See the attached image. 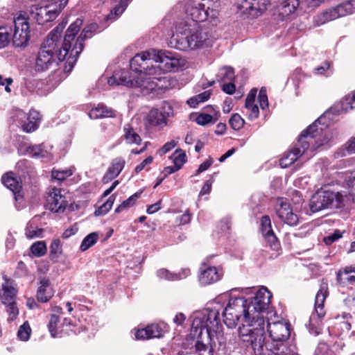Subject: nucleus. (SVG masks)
<instances>
[{
    "label": "nucleus",
    "instance_id": "obj_1",
    "mask_svg": "<svg viewBox=\"0 0 355 355\" xmlns=\"http://www.w3.org/2000/svg\"><path fill=\"white\" fill-rule=\"evenodd\" d=\"M236 290L225 292L216 298L217 302L228 301L223 311V321L228 328L237 329L238 345L254 355L265 352V314L272 294L266 287L246 288L236 296Z\"/></svg>",
    "mask_w": 355,
    "mask_h": 355
},
{
    "label": "nucleus",
    "instance_id": "obj_2",
    "mask_svg": "<svg viewBox=\"0 0 355 355\" xmlns=\"http://www.w3.org/2000/svg\"><path fill=\"white\" fill-rule=\"evenodd\" d=\"M184 64V60L176 53L150 49L131 59L132 71H115L107 83L138 88L143 95H159L172 88L175 82L165 73L178 70Z\"/></svg>",
    "mask_w": 355,
    "mask_h": 355
},
{
    "label": "nucleus",
    "instance_id": "obj_3",
    "mask_svg": "<svg viewBox=\"0 0 355 355\" xmlns=\"http://www.w3.org/2000/svg\"><path fill=\"white\" fill-rule=\"evenodd\" d=\"M324 120V116L319 117L302 132L294 146L279 159L282 168L290 166L300 157L308 160L317 148L331 141V138L324 132L326 126Z\"/></svg>",
    "mask_w": 355,
    "mask_h": 355
},
{
    "label": "nucleus",
    "instance_id": "obj_4",
    "mask_svg": "<svg viewBox=\"0 0 355 355\" xmlns=\"http://www.w3.org/2000/svg\"><path fill=\"white\" fill-rule=\"evenodd\" d=\"M192 324L189 338L195 340L196 352L198 355H213L211 338L220 326L218 311L202 309L191 315Z\"/></svg>",
    "mask_w": 355,
    "mask_h": 355
},
{
    "label": "nucleus",
    "instance_id": "obj_5",
    "mask_svg": "<svg viewBox=\"0 0 355 355\" xmlns=\"http://www.w3.org/2000/svg\"><path fill=\"white\" fill-rule=\"evenodd\" d=\"M82 26L83 19L80 18L77 19L67 28L62 41V47L64 54L62 55V51L60 50L58 56L59 59H63L69 55L67 60L69 69H67V71H71L73 68L79 55L83 50L84 41L91 38L98 28V25L96 23H92L84 28L80 35L76 37V35Z\"/></svg>",
    "mask_w": 355,
    "mask_h": 355
},
{
    "label": "nucleus",
    "instance_id": "obj_6",
    "mask_svg": "<svg viewBox=\"0 0 355 355\" xmlns=\"http://www.w3.org/2000/svg\"><path fill=\"white\" fill-rule=\"evenodd\" d=\"M66 24L67 22L60 24L48 35L46 39L42 43L35 59V69L37 71H45L50 67L57 66L58 61L63 62L66 60L64 63V71L67 73L71 72L67 71V69H69L67 63L69 55L63 59H59L58 56L60 50L62 51V55L64 54L62 43L61 44L60 38Z\"/></svg>",
    "mask_w": 355,
    "mask_h": 355
},
{
    "label": "nucleus",
    "instance_id": "obj_7",
    "mask_svg": "<svg viewBox=\"0 0 355 355\" xmlns=\"http://www.w3.org/2000/svg\"><path fill=\"white\" fill-rule=\"evenodd\" d=\"M196 24H180L170 39V45L181 51H195L208 48L213 40L207 31L196 28Z\"/></svg>",
    "mask_w": 355,
    "mask_h": 355
},
{
    "label": "nucleus",
    "instance_id": "obj_8",
    "mask_svg": "<svg viewBox=\"0 0 355 355\" xmlns=\"http://www.w3.org/2000/svg\"><path fill=\"white\" fill-rule=\"evenodd\" d=\"M265 318L267 319V331L271 338V342L265 343V352L266 355L281 354L284 355L288 351V340L290 337V324L285 321H275L271 315L275 318L276 313L266 311Z\"/></svg>",
    "mask_w": 355,
    "mask_h": 355
},
{
    "label": "nucleus",
    "instance_id": "obj_9",
    "mask_svg": "<svg viewBox=\"0 0 355 355\" xmlns=\"http://www.w3.org/2000/svg\"><path fill=\"white\" fill-rule=\"evenodd\" d=\"M219 6L218 0H189L185 7V13L193 22L206 20L215 22Z\"/></svg>",
    "mask_w": 355,
    "mask_h": 355
},
{
    "label": "nucleus",
    "instance_id": "obj_10",
    "mask_svg": "<svg viewBox=\"0 0 355 355\" xmlns=\"http://www.w3.org/2000/svg\"><path fill=\"white\" fill-rule=\"evenodd\" d=\"M67 3L68 0H60L59 5L56 3H47L44 6L32 4L28 8L26 17L28 20L36 21L38 24H44L54 20Z\"/></svg>",
    "mask_w": 355,
    "mask_h": 355
},
{
    "label": "nucleus",
    "instance_id": "obj_11",
    "mask_svg": "<svg viewBox=\"0 0 355 355\" xmlns=\"http://www.w3.org/2000/svg\"><path fill=\"white\" fill-rule=\"evenodd\" d=\"M344 198L339 192L321 188L312 196L310 209L312 212H317L328 208H338L343 205Z\"/></svg>",
    "mask_w": 355,
    "mask_h": 355
},
{
    "label": "nucleus",
    "instance_id": "obj_12",
    "mask_svg": "<svg viewBox=\"0 0 355 355\" xmlns=\"http://www.w3.org/2000/svg\"><path fill=\"white\" fill-rule=\"evenodd\" d=\"M327 290V283L322 282L315 295L314 311L311 313L309 321V331L312 334L318 335L320 333L322 318L326 313L324 302L328 295Z\"/></svg>",
    "mask_w": 355,
    "mask_h": 355
},
{
    "label": "nucleus",
    "instance_id": "obj_13",
    "mask_svg": "<svg viewBox=\"0 0 355 355\" xmlns=\"http://www.w3.org/2000/svg\"><path fill=\"white\" fill-rule=\"evenodd\" d=\"M14 33L12 42L15 46L25 47L31 38L30 23L26 17V12H20L14 18Z\"/></svg>",
    "mask_w": 355,
    "mask_h": 355
},
{
    "label": "nucleus",
    "instance_id": "obj_14",
    "mask_svg": "<svg viewBox=\"0 0 355 355\" xmlns=\"http://www.w3.org/2000/svg\"><path fill=\"white\" fill-rule=\"evenodd\" d=\"M352 11V3L349 1L345 2L336 7L327 9L322 12L318 14L314 17L313 22L315 26H320L327 22L351 14Z\"/></svg>",
    "mask_w": 355,
    "mask_h": 355
},
{
    "label": "nucleus",
    "instance_id": "obj_15",
    "mask_svg": "<svg viewBox=\"0 0 355 355\" xmlns=\"http://www.w3.org/2000/svg\"><path fill=\"white\" fill-rule=\"evenodd\" d=\"M355 107V91L352 94L345 96L339 102L335 103L329 111L326 112L324 114L320 116V117L324 116L325 117V128L324 130V132L327 133V135L332 139L331 135L329 132L327 128L329 126L328 120H331L330 114H333L335 115H338L341 114L343 112H347L351 110Z\"/></svg>",
    "mask_w": 355,
    "mask_h": 355
},
{
    "label": "nucleus",
    "instance_id": "obj_16",
    "mask_svg": "<svg viewBox=\"0 0 355 355\" xmlns=\"http://www.w3.org/2000/svg\"><path fill=\"white\" fill-rule=\"evenodd\" d=\"M14 120L17 121L23 130L31 132L37 129L41 117L40 114L34 110H30L27 115L24 111L17 110L15 111Z\"/></svg>",
    "mask_w": 355,
    "mask_h": 355
},
{
    "label": "nucleus",
    "instance_id": "obj_17",
    "mask_svg": "<svg viewBox=\"0 0 355 355\" xmlns=\"http://www.w3.org/2000/svg\"><path fill=\"white\" fill-rule=\"evenodd\" d=\"M270 5V0H244L238 8L241 13L255 18L261 15Z\"/></svg>",
    "mask_w": 355,
    "mask_h": 355
},
{
    "label": "nucleus",
    "instance_id": "obj_18",
    "mask_svg": "<svg viewBox=\"0 0 355 355\" xmlns=\"http://www.w3.org/2000/svg\"><path fill=\"white\" fill-rule=\"evenodd\" d=\"M60 189L55 187L50 189L46 196V207L55 213L63 212L67 206L66 197Z\"/></svg>",
    "mask_w": 355,
    "mask_h": 355
},
{
    "label": "nucleus",
    "instance_id": "obj_19",
    "mask_svg": "<svg viewBox=\"0 0 355 355\" xmlns=\"http://www.w3.org/2000/svg\"><path fill=\"white\" fill-rule=\"evenodd\" d=\"M223 276L220 266H211L203 263L200 268L198 280L200 284L206 286L217 282Z\"/></svg>",
    "mask_w": 355,
    "mask_h": 355
},
{
    "label": "nucleus",
    "instance_id": "obj_20",
    "mask_svg": "<svg viewBox=\"0 0 355 355\" xmlns=\"http://www.w3.org/2000/svg\"><path fill=\"white\" fill-rule=\"evenodd\" d=\"M51 149L50 145L45 144L33 146L24 144L20 146L19 150L21 154L47 162L52 159Z\"/></svg>",
    "mask_w": 355,
    "mask_h": 355
},
{
    "label": "nucleus",
    "instance_id": "obj_21",
    "mask_svg": "<svg viewBox=\"0 0 355 355\" xmlns=\"http://www.w3.org/2000/svg\"><path fill=\"white\" fill-rule=\"evenodd\" d=\"M1 182L6 187L12 192L16 202L15 206L17 209H19L23 205L24 196L21 192V185L18 178L12 172L7 173L2 176Z\"/></svg>",
    "mask_w": 355,
    "mask_h": 355
},
{
    "label": "nucleus",
    "instance_id": "obj_22",
    "mask_svg": "<svg viewBox=\"0 0 355 355\" xmlns=\"http://www.w3.org/2000/svg\"><path fill=\"white\" fill-rule=\"evenodd\" d=\"M260 231L268 246L272 250L278 251L280 249V243L272 230L271 220L268 216L261 217Z\"/></svg>",
    "mask_w": 355,
    "mask_h": 355
},
{
    "label": "nucleus",
    "instance_id": "obj_23",
    "mask_svg": "<svg viewBox=\"0 0 355 355\" xmlns=\"http://www.w3.org/2000/svg\"><path fill=\"white\" fill-rule=\"evenodd\" d=\"M62 327H66V331H70L76 334L81 331L80 328H76L69 319L64 318L63 324H60L58 315L56 314L51 315L48 328L52 337H58L62 331Z\"/></svg>",
    "mask_w": 355,
    "mask_h": 355
},
{
    "label": "nucleus",
    "instance_id": "obj_24",
    "mask_svg": "<svg viewBox=\"0 0 355 355\" xmlns=\"http://www.w3.org/2000/svg\"><path fill=\"white\" fill-rule=\"evenodd\" d=\"M167 331L164 323L151 324L145 328L134 329L135 338L137 340L160 338Z\"/></svg>",
    "mask_w": 355,
    "mask_h": 355
},
{
    "label": "nucleus",
    "instance_id": "obj_25",
    "mask_svg": "<svg viewBox=\"0 0 355 355\" xmlns=\"http://www.w3.org/2000/svg\"><path fill=\"white\" fill-rule=\"evenodd\" d=\"M276 213L282 221L290 226L296 225L298 223L297 214L293 211L290 204L283 199L279 201V207L276 209Z\"/></svg>",
    "mask_w": 355,
    "mask_h": 355
},
{
    "label": "nucleus",
    "instance_id": "obj_26",
    "mask_svg": "<svg viewBox=\"0 0 355 355\" xmlns=\"http://www.w3.org/2000/svg\"><path fill=\"white\" fill-rule=\"evenodd\" d=\"M17 291L13 286V282L4 278V282L1 284L0 289V301L5 305L16 299Z\"/></svg>",
    "mask_w": 355,
    "mask_h": 355
},
{
    "label": "nucleus",
    "instance_id": "obj_27",
    "mask_svg": "<svg viewBox=\"0 0 355 355\" xmlns=\"http://www.w3.org/2000/svg\"><path fill=\"white\" fill-rule=\"evenodd\" d=\"M125 162L121 157H117L113 159L110 166L108 168L105 174L103 175L102 182L107 184L113 179L116 178L125 166Z\"/></svg>",
    "mask_w": 355,
    "mask_h": 355
},
{
    "label": "nucleus",
    "instance_id": "obj_28",
    "mask_svg": "<svg viewBox=\"0 0 355 355\" xmlns=\"http://www.w3.org/2000/svg\"><path fill=\"white\" fill-rule=\"evenodd\" d=\"M40 284L41 285L37 291V300L38 302L44 303L52 297L53 292L48 279H43Z\"/></svg>",
    "mask_w": 355,
    "mask_h": 355
},
{
    "label": "nucleus",
    "instance_id": "obj_29",
    "mask_svg": "<svg viewBox=\"0 0 355 355\" xmlns=\"http://www.w3.org/2000/svg\"><path fill=\"white\" fill-rule=\"evenodd\" d=\"M88 115L92 119H96L102 117H111L114 115V111L105 106L104 105H98L97 107L92 108Z\"/></svg>",
    "mask_w": 355,
    "mask_h": 355
},
{
    "label": "nucleus",
    "instance_id": "obj_30",
    "mask_svg": "<svg viewBox=\"0 0 355 355\" xmlns=\"http://www.w3.org/2000/svg\"><path fill=\"white\" fill-rule=\"evenodd\" d=\"M146 123L153 126L155 125H166V122H164V117L162 116L160 112L158 109L153 108L148 114L146 118Z\"/></svg>",
    "mask_w": 355,
    "mask_h": 355
},
{
    "label": "nucleus",
    "instance_id": "obj_31",
    "mask_svg": "<svg viewBox=\"0 0 355 355\" xmlns=\"http://www.w3.org/2000/svg\"><path fill=\"white\" fill-rule=\"evenodd\" d=\"M354 153H355V136L351 137L345 145L337 150L335 157L340 158Z\"/></svg>",
    "mask_w": 355,
    "mask_h": 355
},
{
    "label": "nucleus",
    "instance_id": "obj_32",
    "mask_svg": "<svg viewBox=\"0 0 355 355\" xmlns=\"http://www.w3.org/2000/svg\"><path fill=\"white\" fill-rule=\"evenodd\" d=\"M123 132V137L128 144H139L141 143V139L140 136L129 124L124 125Z\"/></svg>",
    "mask_w": 355,
    "mask_h": 355
},
{
    "label": "nucleus",
    "instance_id": "obj_33",
    "mask_svg": "<svg viewBox=\"0 0 355 355\" xmlns=\"http://www.w3.org/2000/svg\"><path fill=\"white\" fill-rule=\"evenodd\" d=\"M297 3L295 0H289L283 2L279 7V13L282 18L286 17L293 13L297 8Z\"/></svg>",
    "mask_w": 355,
    "mask_h": 355
},
{
    "label": "nucleus",
    "instance_id": "obj_34",
    "mask_svg": "<svg viewBox=\"0 0 355 355\" xmlns=\"http://www.w3.org/2000/svg\"><path fill=\"white\" fill-rule=\"evenodd\" d=\"M234 71L231 67H223L218 70L216 75L218 82L232 81L234 79Z\"/></svg>",
    "mask_w": 355,
    "mask_h": 355
},
{
    "label": "nucleus",
    "instance_id": "obj_35",
    "mask_svg": "<svg viewBox=\"0 0 355 355\" xmlns=\"http://www.w3.org/2000/svg\"><path fill=\"white\" fill-rule=\"evenodd\" d=\"M132 0H114L118 4L115 6L114 10L107 15V19H115L121 15L125 10L128 4Z\"/></svg>",
    "mask_w": 355,
    "mask_h": 355
},
{
    "label": "nucleus",
    "instance_id": "obj_36",
    "mask_svg": "<svg viewBox=\"0 0 355 355\" xmlns=\"http://www.w3.org/2000/svg\"><path fill=\"white\" fill-rule=\"evenodd\" d=\"M73 173V168L65 169H53L51 172V177L53 180H56L58 182L64 181L68 177H70Z\"/></svg>",
    "mask_w": 355,
    "mask_h": 355
},
{
    "label": "nucleus",
    "instance_id": "obj_37",
    "mask_svg": "<svg viewBox=\"0 0 355 355\" xmlns=\"http://www.w3.org/2000/svg\"><path fill=\"white\" fill-rule=\"evenodd\" d=\"M98 239V234L96 232H92L88 234L82 241L80 247V250L82 252H85L88 250L97 242Z\"/></svg>",
    "mask_w": 355,
    "mask_h": 355
},
{
    "label": "nucleus",
    "instance_id": "obj_38",
    "mask_svg": "<svg viewBox=\"0 0 355 355\" xmlns=\"http://www.w3.org/2000/svg\"><path fill=\"white\" fill-rule=\"evenodd\" d=\"M334 73V68L331 62L329 61L324 62L320 66L314 69V73L318 75H324L326 77L331 76Z\"/></svg>",
    "mask_w": 355,
    "mask_h": 355
},
{
    "label": "nucleus",
    "instance_id": "obj_39",
    "mask_svg": "<svg viewBox=\"0 0 355 355\" xmlns=\"http://www.w3.org/2000/svg\"><path fill=\"white\" fill-rule=\"evenodd\" d=\"M43 230L34 225L32 222H29L25 230V234L28 239H35L42 236Z\"/></svg>",
    "mask_w": 355,
    "mask_h": 355
},
{
    "label": "nucleus",
    "instance_id": "obj_40",
    "mask_svg": "<svg viewBox=\"0 0 355 355\" xmlns=\"http://www.w3.org/2000/svg\"><path fill=\"white\" fill-rule=\"evenodd\" d=\"M62 252L61 241L59 239L52 241L50 245V257L51 259H57Z\"/></svg>",
    "mask_w": 355,
    "mask_h": 355
},
{
    "label": "nucleus",
    "instance_id": "obj_41",
    "mask_svg": "<svg viewBox=\"0 0 355 355\" xmlns=\"http://www.w3.org/2000/svg\"><path fill=\"white\" fill-rule=\"evenodd\" d=\"M31 328L26 321L21 325L17 331V338L21 341H28L31 334Z\"/></svg>",
    "mask_w": 355,
    "mask_h": 355
},
{
    "label": "nucleus",
    "instance_id": "obj_42",
    "mask_svg": "<svg viewBox=\"0 0 355 355\" xmlns=\"http://www.w3.org/2000/svg\"><path fill=\"white\" fill-rule=\"evenodd\" d=\"M115 197L114 195L109 197L105 202L101 205L94 212L95 216H103L105 215L112 208Z\"/></svg>",
    "mask_w": 355,
    "mask_h": 355
},
{
    "label": "nucleus",
    "instance_id": "obj_43",
    "mask_svg": "<svg viewBox=\"0 0 355 355\" xmlns=\"http://www.w3.org/2000/svg\"><path fill=\"white\" fill-rule=\"evenodd\" d=\"M171 158L173 159V164L180 169L187 162V155L182 149L176 150L171 155Z\"/></svg>",
    "mask_w": 355,
    "mask_h": 355
},
{
    "label": "nucleus",
    "instance_id": "obj_44",
    "mask_svg": "<svg viewBox=\"0 0 355 355\" xmlns=\"http://www.w3.org/2000/svg\"><path fill=\"white\" fill-rule=\"evenodd\" d=\"M47 248L46 243L43 241L34 243L31 247V251L34 256L40 257L46 252Z\"/></svg>",
    "mask_w": 355,
    "mask_h": 355
},
{
    "label": "nucleus",
    "instance_id": "obj_45",
    "mask_svg": "<svg viewBox=\"0 0 355 355\" xmlns=\"http://www.w3.org/2000/svg\"><path fill=\"white\" fill-rule=\"evenodd\" d=\"M140 193H135L128 199L124 200L121 205H119L116 209H115L116 213H120L123 211L124 209H126L130 207H132L136 202V200L139 198Z\"/></svg>",
    "mask_w": 355,
    "mask_h": 355
},
{
    "label": "nucleus",
    "instance_id": "obj_46",
    "mask_svg": "<svg viewBox=\"0 0 355 355\" xmlns=\"http://www.w3.org/2000/svg\"><path fill=\"white\" fill-rule=\"evenodd\" d=\"M229 123L232 129L239 130L243 127L245 121L239 114H234L230 117Z\"/></svg>",
    "mask_w": 355,
    "mask_h": 355
},
{
    "label": "nucleus",
    "instance_id": "obj_47",
    "mask_svg": "<svg viewBox=\"0 0 355 355\" xmlns=\"http://www.w3.org/2000/svg\"><path fill=\"white\" fill-rule=\"evenodd\" d=\"M6 312L8 314V320L9 322L15 320L19 315V309L17 306L15 300L5 304Z\"/></svg>",
    "mask_w": 355,
    "mask_h": 355
},
{
    "label": "nucleus",
    "instance_id": "obj_48",
    "mask_svg": "<svg viewBox=\"0 0 355 355\" xmlns=\"http://www.w3.org/2000/svg\"><path fill=\"white\" fill-rule=\"evenodd\" d=\"M11 37L10 32L4 26H0V49L8 46Z\"/></svg>",
    "mask_w": 355,
    "mask_h": 355
},
{
    "label": "nucleus",
    "instance_id": "obj_49",
    "mask_svg": "<svg viewBox=\"0 0 355 355\" xmlns=\"http://www.w3.org/2000/svg\"><path fill=\"white\" fill-rule=\"evenodd\" d=\"M159 112H160V114H162V116L164 117V122L167 123V119L173 115V110L172 106L170 105L169 103L164 101L159 109Z\"/></svg>",
    "mask_w": 355,
    "mask_h": 355
},
{
    "label": "nucleus",
    "instance_id": "obj_50",
    "mask_svg": "<svg viewBox=\"0 0 355 355\" xmlns=\"http://www.w3.org/2000/svg\"><path fill=\"white\" fill-rule=\"evenodd\" d=\"M327 166V164L324 162H319L315 165L316 171L318 169L320 170V173H321L322 179H323L322 184H330V182L327 180V178L329 176V170Z\"/></svg>",
    "mask_w": 355,
    "mask_h": 355
},
{
    "label": "nucleus",
    "instance_id": "obj_51",
    "mask_svg": "<svg viewBox=\"0 0 355 355\" xmlns=\"http://www.w3.org/2000/svg\"><path fill=\"white\" fill-rule=\"evenodd\" d=\"M196 121L199 125H205L209 123H215L216 120H214L212 115L202 113L197 116Z\"/></svg>",
    "mask_w": 355,
    "mask_h": 355
},
{
    "label": "nucleus",
    "instance_id": "obj_52",
    "mask_svg": "<svg viewBox=\"0 0 355 355\" xmlns=\"http://www.w3.org/2000/svg\"><path fill=\"white\" fill-rule=\"evenodd\" d=\"M157 275L159 279L175 281V275L164 268L158 270L157 271Z\"/></svg>",
    "mask_w": 355,
    "mask_h": 355
},
{
    "label": "nucleus",
    "instance_id": "obj_53",
    "mask_svg": "<svg viewBox=\"0 0 355 355\" xmlns=\"http://www.w3.org/2000/svg\"><path fill=\"white\" fill-rule=\"evenodd\" d=\"M315 355H334V353L326 343H321L315 349Z\"/></svg>",
    "mask_w": 355,
    "mask_h": 355
},
{
    "label": "nucleus",
    "instance_id": "obj_54",
    "mask_svg": "<svg viewBox=\"0 0 355 355\" xmlns=\"http://www.w3.org/2000/svg\"><path fill=\"white\" fill-rule=\"evenodd\" d=\"M258 99L259 102L260 107L261 109L264 110L268 105V96L266 94V90L263 88H261L259 91Z\"/></svg>",
    "mask_w": 355,
    "mask_h": 355
},
{
    "label": "nucleus",
    "instance_id": "obj_55",
    "mask_svg": "<svg viewBox=\"0 0 355 355\" xmlns=\"http://www.w3.org/2000/svg\"><path fill=\"white\" fill-rule=\"evenodd\" d=\"M257 92V91L256 89H252L250 92V93L248 94L246 99H245V108H248L249 107H252L253 105H257L255 103V98H256Z\"/></svg>",
    "mask_w": 355,
    "mask_h": 355
},
{
    "label": "nucleus",
    "instance_id": "obj_56",
    "mask_svg": "<svg viewBox=\"0 0 355 355\" xmlns=\"http://www.w3.org/2000/svg\"><path fill=\"white\" fill-rule=\"evenodd\" d=\"M345 269L343 271H339L337 274V280L340 283H344L345 280H347L349 282H352L355 281V276L349 275L350 273L347 275H344Z\"/></svg>",
    "mask_w": 355,
    "mask_h": 355
},
{
    "label": "nucleus",
    "instance_id": "obj_57",
    "mask_svg": "<svg viewBox=\"0 0 355 355\" xmlns=\"http://www.w3.org/2000/svg\"><path fill=\"white\" fill-rule=\"evenodd\" d=\"M248 110V115L250 120H254L259 117V110L257 105L246 108Z\"/></svg>",
    "mask_w": 355,
    "mask_h": 355
},
{
    "label": "nucleus",
    "instance_id": "obj_58",
    "mask_svg": "<svg viewBox=\"0 0 355 355\" xmlns=\"http://www.w3.org/2000/svg\"><path fill=\"white\" fill-rule=\"evenodd\" d=\"M176 144H177V143L175 141H173V140L166 143L163 146V147L161 149L159 150V151H158L159 155H163L167 153L171 150L174 148L175 147Z\"/></svg>",
    "mask_w": 355,
    "mask_h": 355
},
{
    "label": "nucleus",
    "instance_id": "obj_59",
    "mask_svg": "<svg viewBox=\"0 0 355 355\" xmlns=\"http://www.w3.org/2000/svg\"><path fill=\"white\" fill-rule=\"evenodd\" d=\"M340 237H341L340 233L338 231H336L334 234H331V235H329V236L324 237V242L327 245H331L335 241L338 240Z\"/></svg>",
    "mask_w": 355,
    "mask_h": 355
},
{
    "label": "nucleus",
    "instance_id": "obj_60",
    "mask_svg": "<svg viewBox=\"0 0 355 355\" xmlns=\"http://www.w3.org/2000/svg\"><path fill=\"white\" fill-rule=\"evenodd\" d=\"M175 275V281L183 279L189 277L191 274L190 269L188 268H182L178 273H174Z\"/></svg>",
    "mask_w": 355,
    "mask_h": 355
},
{
    "label": "nucleus",
    "instance_id": "obj_61",
    "mask_svg": "<svg viewBox=\"0 0 355 355\" xmlns=\"http://www.w3.org/2000/svg\"><path fill=\"white\" fill-rule=\"evenodd\" d=\"M153 158L152 156H149L146 158L140 164L137 165L135 168V172L137 173L141 172L147 165L150 164L153 162Z\"/></svg>",
    "mask_w": 355,
    "mask_h": 355
},
{
    "label": "nucleus",
    "instance_id": "obj_62",
    "mask_svg": "<svg viewBox=\"0 0 355 355\" xmlns=\"http://www.w3.org/2000/svg\"><path fill=\"white\" fill-rule=\"evenodd\" d=\"M230 225L231 222L228 218H223L218 223V227L223 232L227 231L230 228Z\"/></svg>",
    "mask_w": 355,
    "mask_h": 355
},
{
    "label": "nucleus",
    "instance_id": "obj_63",
    "mask_svg": "<svg viewBox=\"0 0 355 355\" xmlns=\"http://www.w3.org/2000/svg\"><path fill=\"white\" fill-rule=\"evenodd\" d=\"M212 164H213V160L211 159H207L206 161H205L203 163H202L199 166L196 175H198L200 173L207 170L211 166V165Z\"/></svg>",
    "mask_w": 355,
    "mask_h": 355
},
{
    "label": "nucleus",
    "instance_id": "obj_64",
    "mask_svg": "<svg viewBox=\"0 0 355 355\" xmlns=\"http://www.w3.org/2000/svg\"><path fill=\"white\" fill-rule=\"evenodd\" d=\"M228 83H224L222 85V89L224 92L228 94H232L235 91V85L232 81H229Z\"/></svg>",
    "mask_w": 355,
    "mask_h": 355
}]
</instances>
